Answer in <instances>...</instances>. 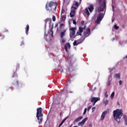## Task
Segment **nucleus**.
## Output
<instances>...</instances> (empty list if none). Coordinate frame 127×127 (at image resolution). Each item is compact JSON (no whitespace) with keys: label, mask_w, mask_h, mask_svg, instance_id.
Here are the masks:
<instances>
[{"label":"nucleus","mask_w":127,"mask_h":127,"mask_svg":"<svg viewBox=\"0 0 127 127\" xmlns=\"http://www.w3.org/2000/svg\"><path fill=\"white\" fill-rule=\"evenodd\" d=\"M126 58L127 59V55L126 56Z\"/></svg>","instance_id":"obj_55"},{"label":"nucleus","mask_w":127,"mask_h":127,"mask_svg":"<svg viewBox=\"0 0 127 127\" xmlns=\"http://www.w3.org/2000/svg\"><path fill=\"white\" fill-rule=\"evenodd\" d=\"M60 116H61L62 115V113L61 112V113H60Z\"/></svg>","instance_id":"obj_50"},{"label":"nucleus","mask_w":127,"mask_h":127,"mask_svg":"<svg viewBox=\"0 0 127 127\" xmlns=\"http://www.w3.org/2000/svg\"><path fill=\"white\" fill-rule=\"evenodd\" d=\"M14 75H16V73H15V72H14V74H13V78H14Z\"/></svg>","instance_id":"obj_44"},{"label":"nucleus","mask_w":127,"mask_h":127,"mask_svg":"<svg viewBox=\"0 0 127 127\" xmlns=\"http://www.w3.org/2000/svg\"><path fill=\"white\" fill-rule=\"evenodd\" d=\"M91 109H92V106H89L87 109V111H90V110H91Z\"/></svg>","instance_id":"obj_31"},{"label":"nucleus","mask_w":127,"mask_h":127,"mask_svg":"<svg viewBox=\"0 0 127 127\" xmlns=\"http://www.w3.org/2000/svg\"><path fill=\"white\" fill-rule=\"evenodd\" d=\"M42 117H43V115H42V108H39L37 109L36 118L39 124L42 122Z\"/></svg>","instance_id":"obj_3"},{"label":"nucleus","mask_w":127,"mask_h":127,"mask_svg":"<svg viewBox=\"0 0 127 127\" xmlns=\"http://www.w3.org/2000/svg\"><path fill=\"white\" fill-rule=\"evenodd\" d=\"M103 104H104V105H108V104H109V100L104 101L103 102Z\"/></svg>","instance_id":"obj_23"},{"label":"nucleus","mask_w":127,"mask_h":127,"mask_svg":"<svg viewBox=\"0 0 127 127\" xmlns=\"http://www.w3.org/2000/svg\"><path fill=\"white\" fill-rule=\"evenodd\" d=\"M117 105H118L119 106H120V102H117Z\"/></svg>","instance_id":"obj_46"},{"label":"nucleus","mask_w":127,"mask_h":127,"mask_svg":"<svg viewBox=\"0 0 127 127\" xmlns=\"http://www.w3.org/2000/svg\"><path fill=\"white\" fill-rule=\"evenodd\" d=\"M90 33H91V30H90V28H88L86 30V33H84V36L85 37H88L89 35H90Z\"/></svg>","instance_id":"obj_12"},{"label":"nucleus","mask_w":127,"mask_h":127,"mask_svg":"<svg viewBox=\"0 0 127 127\" xmlns=\"http://www.w3.org/2000/svg\"><path fill=\"white\" fill-rule=\"evenodd\" d=\"M46 9L48 11L49 10V7H48V5L47 4L46 5Z\"/></svg>","instance_id":"obj_29"},{"label":"nucleus","mask_w":127,"mask_h":127,"mask_svg":"<svg viewBox=\"0 0 127 127\" xmlns=\"http://www.w3.org/2000/svg\"><path fill=\"white\" fill-rule=\"evenodd\" d=\"M111 85V81L109 82V86H110Z\"/></svg>","instance_id":"obj_48"},{"label":"nucleus","mask_w":127,"mask_h":127,"mask_svg":"<svg viewBox=\"0 0 127 127\" xmlns=\"http://www.w3.org/2000/svg\"><path fill=\"white\" fill-rule=\"evenodd\" d=\"M92 127V124H89V127Z\"/></svg>","instance_id":"obj_45"},{"label":"nucleus","mask_w":127,"mask_h":127,"mask_svg":"<svg viewBox=\"0 0 127 127\" xmlns=\"http://www.w3.org/2000/svg\"><path fill=\"white\" fill-rule=\"evenodd\" d=\"M123 116H124V113H123V110L122 109H116L113 111V117L115 121L117 122L118 124L121 123V119Z\"/></svg>","instance_id":"obj_1"},{"label":"nucleus","mask_w":127,"mask_h":127,"mask_svg":"<svg viewBox=\"0 0 127 127\" xmlns=\"http://www.w3.org/2000/svg\"><path fill=\"white\" fill-rule=\"evenodd\" d=\"M71 46L70 45V43H67L64 45V49L66 52H68V48H70Z\"/></svg>","instance_id":"obj_11"},{"label":"nucleus","mask_w":127,"mask_h":127,"mask_svg":"<svg viewBox=\"0 0 127 127\" xmlns=\"http://www.w3.org/2000/svg\"><path fill=\"white\" fill-rule=\"evenodd\" d=\"M108 114V111H104L102 115H101V120L103 121V120H104V119H105V117H106V114Z\"/></svg>","instance_id":"obj_13"},{"label":"nucleus","mask_w":127,"mask_h":127,"mask_svg":"<svg viewBox=\"0 0 127 127\" xmlns=\"http://www.w3.org/2000/svg\"><path fill=\"white\" fill-rule=\"evenodd\" d=\"M56 27H58V24L55 25V28H56Z\"/></svg>","instance_id":"obj_41"},{"label":"nucleus","mask_w":127,"mask_h":127,"mask_svg":"<svg viewBox=\"0 0 127 127\" xmlns=\"http://www.w3.org/2000/svg\"><path fill=\"white\" fill-rule=\"evenodd\" d=\"M60 71H61V73H63V72H64L63 69H61V70H60Z\"/></svg>","instance_id":"obj_43"},{"label":"nucleus","mask_w":127,"mask_h":127,"mask_svg":"<svg viewBox=\"0 0 127 127\" xmlns=\"http://www.w3.org/2000/svg\"><path fill=\"white\" fill-rule=\"evenodd\" d=\"M64 24H61L60 25V29H61L62 27H64Z\"/></svg>","instance_id":"obj_26"},{"label":"nucleus","mask_w":127,"mask_h":127,"mask_svg":"<svg viewBox=\"0 0 127 127\" xmlns=\"http://www.w3.org/2000/svg\"><path fill=\"white\" fill-rule=\"evenodd\" d=\"M100 101V98L99 97H92L91 99L90 102L93 103V106H95L96 105V103Z\"/></svg>","instance_id":"obj_9"},{"label":"nucleus","mask_w":127,"mask_h":127,"mask_svg":"<svg viewBox=\"0 0 127 127\" xmlns=\"http://www.w3.org/2000/svg\"><path fill=\"white\" fill-rule=\"evenodd\" d=\"M67 119H68V117H66L65 118H64V119L62 121V123H63V124H64V123L65 122V121H66V120H67Z\"/></svg>","instance_id":"obj_27"},{"label":"nucleus","mask_w":127,"mask_h":127,"mask_svg":"<svg viewBox=\"0 0 127 127\" xmlns=\"http://www.w3.org/2000/svg\"><path fill=\"white\" fill-rule=\"evenodd\" d=\"M73 46H77L79 44V43H77V41H74L73 43Z\"/></svg>","instance_id":"obj_22"},{"label":"nucleus","mask_w":127,"mask_h":127,"mask_svg":"<svg viewBox=\"0 0 127 127\" xmlns=\"http://www.w3.org/2000/svg\"><path fill=\"white\" fill-rule=\"evenodd\" d=\"M23 44H24V43L23 42H22L20 44L21 46L23 45Z\"/></svg>","instance_id":"obj_42"},{"label":"nucleus","mask_w":127,"mask_h":127,"mask_svg":"<svg viewBox=\"0 0 127 127\" xmlns=\"http://www.w3.org/2000/svg\"><path fill=\"white\" fill-rule=\"evenodd\" d=\"M115 76L117 79H121V74L120 73L115 74Z\"/></svg>","instance_id":"obj_18"},{"label":"nucleus","mask_w":127,"mask_h":127,"mask_svg":"<svg viewBox=\"0 0 127 127\" xmlns=\"http://www.w3.org/2000/svg\"><path fill=\"white\" fill-rule=\"evenodd\" d=\"M76 27H71L69 29V36L70 39H72V38H75L74 36L75 35V33H76Z\"/></svg>","instance_id":"obj_5"},{"label":"nucleus","mask_w":127,"mask_h":127,"mask_svg":"<svg viewBox=\"0 0 127 127\" xmlns=\"http://www.w3.org/2000/svg\"><path fill=\"white\" fill-rule=\"evenodd\" d=\"M82 119H83V117L82 116H80L79 117H78L73 121L74 124L76 123H78V122H80V121H81V120H82Z\"/></svg>","instance_id":"obj_15"},{"label":"nucleus","mask_w":127,"mask_h":127,"mask_svg":"<svg viewBox=\"0 0 127 127\" xmlns=\"http://www.w3.org/2000/svg\"><path fill=\"white\" fill-rule=\"evenodd\" d=\"M50 31L51 32V36L52 37H53V25H52V28L50 29Z\"/></svg>","instance_id":"obj_20"},{"label":"nucleus","mask_w":127,"mask_h":127,"mask_svg":"<svg viewBox=\"0 0 127 127\" xmlns=\"http://www.w3.org/2000/svg\"><path fill=\"white\" fill-rule=\"evenodd\" d=\"M72 126H73V124H71L70 127H72Z\"/></svg>","instance_id":"obj_51"},{"label":"nucleus","mask_w":127,"mask_h":127,"mask_svg":"<svg viewBox=\"0 0 127 127\" xmlns=\"http://www.w3.org/2000/svg\"><path fill=\"white\" fill-rule=\"evenodd\" d=\"M76 9H77L76 7H71V12H70V17H74V16H75V14L76 13Z\"/></svg>","instance_id":"obj_7"},{"label":"nucleus","mask_w":127,"mask_h":127,"mask_svg":"<svg viewBox=\"0 0 127 127\" xmlns=\"http://www.w3.org/2000/svg\"><path fill=\"white\" fill-rule=\"evenodd\" d=\"M84 23V21H81V24H83Z\"/></svg>","instance_id":"obj_49"},{"label":"nucleus","mask_w":127,"mask_h":127,"mask_svg":"<svg viewBox=\"0 0 127 127\" xmlns=\"http://www.w3.org/2000/svg\"><path fill=\"white\" fill-rule=\"evenodd\" d=\"M114 28L115 29H116L117 30H118V29H119V26H118L117 25H114Z\"/></svg>","instance_id":"obj_28"},{"label":"nucleus","mask_w":127,"mask_h":127,"mask_svg":"<svg viewBox=\"0 0 127 127\" xmlns=\"http://www.w3.org/2000/svg\"><path fill=\"white\" fill-rule=\"evenodd\" d=\"M16 84H17V85L18 86V81H16Z\"/></svg>","instance_id":"obj_47"},{"label":"nucleus","mask_w":127,"mask_h":127,"mask_svg":"<svg viewBox=\"0 0 127 127\" xmlns=\"http://www.w3.org/2000/svg\"><path fill=\"white\" fill-rule=\"evenodd\" d=\"M62 12L63 13H65V10L63 9V10H62Z\"/></svg>","instance_id":"obj_40"},{"label":"nucleus","mask_w":127,"mask_h":127,"mask_svg":"<svg viewBox=\"0 0 127 127\" xmlns=\"http://www.w3.org/2000/svg\"><path fill=\"white\" fill-rule=\"evenodd\" d=\"M17 69H19V64H17L16 65V70H17Z\"/></svg>","instance_id":"obj_38"},{"label":"nucleus","mask_w":127,"mask_h":127,"mask_svg":"<svg viewBox=\"0 0 127 127\" xmlns=\"http://www.w3.org/2000/svg\"><path fill=\"white\" fill-rule=\"evenodd\" d=\"M52 20L53 21H56V17H55L54 15H53Z\"/></svg>","instance_id":"obj_24"},{"label":"nucleus","mask_w":127,"mask_h":127,"mask_svg":"<svg viewBox=\"0 0 127 127\" xmlns=\"http://www.w3.org/2000/svg\"><path fill=\"white\" fill-rule=\"evenodd\" d=\"M73 23L76 25V24H77V22H76V21H75V20H73Z\"/></svg>","instance_id":"obj_35"},{"label":"nucleus","mask_w":127,"mask_h":127,"mask_svg":"<svg viewBox=\"0 0 127 127\" xmlns=\"http://www.w3.org/2000/svg\"><path fill=\"white\" fill-rule=\"evenodd\" d=\"M48 5H49V7H51L53 6V5H54L55 10L56 9V8H57V4L56 3V2H55L53 1H51L49 2Z\"/></svg>","instance_id":"obj_10"},{"label":"nucleus","mask_w":127,"mask_h":127,"mask_svg":"<svg viewBox=\"0 0 127 127\" xmlns=\"http://www.w3.org/2000/svg\"><path fill=\"white\" fill-rule=\"evenodd\" d=\"M25 30H26V34H28V30H29V25H26Z\"/></svg>","instance_id":"obj_19"},{"label":"nucleus","mask_w":127,"mask_h":127,"mask_svg":"<svg viewBox=\"0 0 127 127\" xmlns=\"http://www.w3.org/2000/svg\"><path fill=\"white\" fill-rule=\"evenodd\" d=\"M119 85H123V81L122 80L119 81Z\"/></svg>","instance_id":"obj_36"},{"label":"nucleus","mask_w":127,"mask_h":127,"mask_svg":"<svg viewBox=\"0 0 127 127\" xmlns=\"http://www.w3.org/2000/svg\"><path fill=\"white\" fill-rule=\"evenodd\" d=\"M86 113H87V108H85L84 112H83V115H85Z\"/></svg>","instance_id":"obj_32"},{"label":"nucleus","mask_w":127,"mask_h":127,"mask_svg":"<svg viewBox=\"0 0 127 127\" xmlns=\"http://www.w3.org/2000/svg\"><path fill=\"white\" fill-rule=\"evenodd\" d=\"M65 41H66V40H65L64 39H62V43H64V42H65Z\"/></svg>","instance_id":"obj_34"},{"label":"nucleus","mask_w":127,"mask_h":127,"mask_svg":"<svg viewBox=\"0 0 127 127\" xmlns=\"http://www.w3.org/2000/svg\"><path fill=\"white\" fill-rule=\"evenodd\" d=\"M62 125H63V122H61V123L60 124V125H59V127H61V126H62Z\"/></svg>","instance_id":"obj_39"},{"label":"nucleus","mask_w":127,"mask_h":127,"mask_svg":"<svg viewBox=\"0 0 127 127\" xmlns=\"http://www.w3.org/2000/svg\"><path fill=\"white\" fill-rule=\"evenodd\" d=\"M114 97H115V92H113L112 93V94L111 95V99H112V100H113V99H114Z\"/></svg>","instance_id":"obj_21"},{"label":"nucleus","mask_w":127,"mask_h":127,"mask_svg":"<svg viewBox=\"0 0 127 127\" xmlns=\"http://www.w3.org/2000/svg\"><path fill=\"white\" fill-rule=\"evenodd\" d=\"M96 3L97 4H100V5L97 8L98 12H102L105 10L106 8V0H96Z\"/></svg>","instance_id":"obj_2"},{"label":"nucleus","mask_w":127,"mask_h":127,"mask_svg":"<svg viewBox=\"0 0 127 127\" xmlns=\"http://www.w3.org/2000/svg\"><path fill=\"white\" fill-rule=\"evenodd\" d=\"M86 28V26H79V31L77 32L76 35H80L82 36V32H83L84 29Z\"/></svg>","instance_id":"obj_8"},{"label":"nucleus","mask_w":127,"mask_h":127,"mask_svg":"<svg viewBox=\"0 0 127 127\" xmlns=\"http://www.w3.org/2000/svg\"><path fill=\"white\" fill-rule=\"evenodd\" d=\"M113 10L114 11V10H115V8H114V7H113Z\"/></svg>","instance_id":"obj_53"},{"label":"nucleus","mask_w":127,"mask_h":127,"mask_svg":"<svg viewBox=\"0 0 127 127\" xmlns=\"http://www.w3.org/2000/svg\"><path fill=\"white\" fill-rule=\"evenodd\" d=\"M109 95H108V93L107 92H105V97L106 98H108Z\"/></svg>","instance_id":"obj_37"},{"label":"nucleus","mask_w":127,"mask_h":127,"mask_svg":"<svg viewBox=\"0 0 127 127\" xmlns=\"http://www.w3.org/2000/svg\"><path fill=\"white\" fill-rule=\"evenodd\" d=\"M89 10L90 12H92L94 10V6L92 4L89 5L88 8L85 9V13H86L87 16L90 15V12H89Z\"/></svg>","instance_id":"obj_6"},{"label":"nucleus","mask_w":127,"mask_h":127,"mask_svg":"<svg viewBox=\"0 0 127 127\" xmlns=\"http://www.w3.org/2000/svg\"><path fill=\"white\" fill-rule=\"evenodd\" d=\"M75 6H77V7H78V6H79V3H78V2H75Z\"/></svg>","instance_id":"obj_33"},{"label":"nucleus","mask_w":127,"mask_h":127,"mask_svg":"<svg viewBox=\"0 0 127 127\" xmlns=\"http://www.w3.org/2000/svg\"><path fill=\"white\" fill-rule=\"evenodd\" d=\"M65 32H66V30H64L63 32L61 33V38H63L64 36H65Z\"/></svg>","instance_id":"obj_17"},{"label":"nucleus","mask_w":127,"mask_h":127,"mask_svg":"<svg viewBox=\"0 0 127 127\" xmlns=\"http://www.w3.org/2000/svg\"><path fill=\"white\" fill-rule=\"evenodd\" d=\"M80 2H81V1H82V0H79Z\"/></svg>","instance_id":"obj_54"},{"label":"nucleus","mask_w":127,"mask_h":127,"mask_svg":"<svg viewBox=\"0 0 127 127\" xmlns=\"http://www.w3.org/2000/svg\"><path fill=\"white\" fill-rule=\"evenodd\" d=\"M114 40H115V38H113V41H114Z\"/></svg>","instance_id":"obj_52"},{"label":"nucleus","mask_w":127,"mask_h":127,"mask_svg":"<svg viewBox=\"0 0 127 127\" xmlns=\"http://www.w3.org/2000/svg\"><path fill=\"white\" fill-rule=\"evenodd\" d=\"M88 120V118H85L83 119L81 122H79L78 123V126H83L85 123H86V121H87Z\"/></svg>","instance_id":"obj_14"},{"label":"nucleus","mask_w":127,"mask_h":127,"mask_svg":"<svg viewBox=\"0 0 127 127\" xmlns=\"http://www.w3.org/2000/svg\"><path fill=\"white\" fill-rule=\"evenodd\" d=\"M48 21H50L49 22V24H51V22L52 21V20L51 19V18H47V19H46L45 20V25H46L47 24V22H48Z\"/></svg>","instance_id":"obj_16"},{"label":"nucleus","mask_w":127,"mask_h":127,"mask_svg":"<svg viewBox=\"0 0 127 127\" xmlns=\"http://www.w3.org/2000/svg\"><path fill=\"white\" fill-rule=\"evenodd\" d=\"M66 19V16H63L62 17V21H65Z\"/></svg>","instance_id":"obj_25"},{"label":"nucleus","mask_w":127,"mask_h":127,"mask_svg":"<svg viewBox=\"0 0 127 127\" xmlns=\"http://www.w3.org/2000/svg\"><path fill=\"white\" fill-rule=\"evenodd\" d=\"M103 18H104V14L102 13H100L97 16L95 23H97V24H100L101 23V21L103 20Z\"/></svg>","instance_id":"obj_4"},{"label":"nucleus","mask_w":127,"mask_h":127,"mask_svg":"<svg viewBox=\"0 0 127 127\" xmlns=\"http://www.w3.org/2000/svg\"><path fill=\"white\" fill-rule=\"evenodd\" d=\"M95 110H96V107H93V108H92V113H94V112H95Z\"/></svg>","instance_id":"obj_30"}]
</instances>
